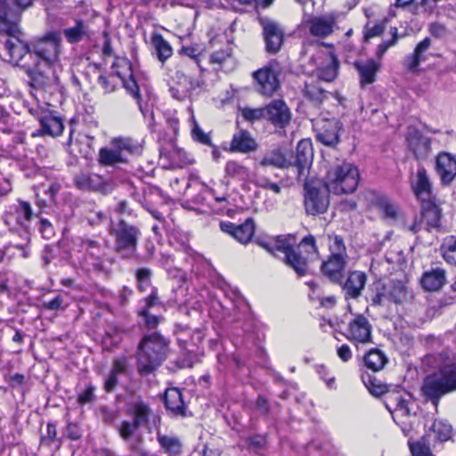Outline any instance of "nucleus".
Wrapping results in <instances>:
<instances>
[{"instance_id": "nucleus-24", "label": "nucleus", "mask_w": 456, "mask_h": 456, "mask_svg": "<svg viewBox=\"0 0 456 456\" xmlns=\"http://www.w3.org/2000/svg\"><path fill=\"white\" fill-rule=\"evenodd\" d=\"M36 116L41 126V129L39 130L40 134H47L54 137L62 133L64 128L62 120L53 112L45 111L40 114L37 112Z\"/></svg>"}, {"instance_id": "nucleus-14", "label": "nucleus", "mask_w": 456, "mask_h": 456, "mask_svg": "<svg viewBox=\"0 0 456 456\" xmlns=\"http://www.w3.org/2000/svg\"><path fill=\"white\" fill-rule=\"evenodd\" d=\"M316 139L323 145L335 148L340 142V132L343 124L338 118L322 119L317 125Z\"/></svg>"}, {"instance_id": "nucleus-28", "label": "nucleus", "mask_w": 456, "mask_h": 456, "mask_svg": "<svg viewBox=\"0 0 456 456\" xmlns=\"http://www.w3.org/2000/svg\"><path fill=\"white\" fill-rule=\"evenodd\" d=\"M62 34L66 40L71 45L91 39L89 25L83 20H76L73 26L62 30Z\"/></svg>"}, {"instance_id": "nucleus-41", "label": "nucleus", "mask_w": 456, "mask_h": 456, "mask_svg": "<svg viewBox=\"0 0 456 456\" xmlns=\"http://www.w3.org/2000/svg\"><path fill=\"white\" fill-rule=\"evenodd\" d=\"M112 145L118 149L120 152L125 151L133 155H139L142 151V144L130 137L114 138L112 140Z\"/></svg>"}, {"instance_id": "nucleus-32", "label": "nucleus", "mask_w": 456, "mask_h": 456, "mask_svg": "<svg viewBox=\"0 0 456 456\" xmlns=\"http://www.w3.org/2000/svg\"><path fill=\"white\" fill-rule=\"evenodd\" d=\"M354 66L360 75V84L362 86L373 83L376 79V74L380 68L379 63L373 59L354 61Z\"/></svg>"}, {"instance_id": "nucleus-58", "label": "nucleus", "mask_w": 456, "mask_h": 456, "mask_svg": "<svg viewBox=\"0 0 456 456\" xmlns=\"http://www.w3.org/2000/svg\"><path fill=\"white\" fill-rule=\"evenodd\" d=\"M390 34L392 38L390 40L383 41L380 45H378L376 55L379 58H382L385 53L393 45H395L398 39V30L397 28L393 27L390 28Z\"/></svg>"}, {"instance_id": "nucleus-43", "label": "nucleus", "mask_w": 456, "mask_h": 456, "mask_svg": "<svg viewBox=\"0 0 456 456\" xmlns=\"http://www.w3.org/2000/svg\"><path fill=\"white\" fill-rule=\"evenodd\" d=\"M296 248L313 261L319 258V250L314 235L309 234L304 237Z\"/></svg>"}, {"instance_id": "nucleus-20", "label": "nucleus", "mask_w": 456, "mask_h": 456, "mask_svg": "<svg viewBox=\"0 0 456 456\" xmlns=\"http://www.w3.org/2000/svg\"><path fill=\"white\" fill-rule=\"evenodd\" d=\"M163 403L168 414L172 417L185 418L188 416L187 406L182 392L177 387L167 388L163 395Z\"/></svg>"}, {"instance_id": "nucleus-17", "label": "nucleus", "mask_w": 456, "mask_h": 456, "mask_svg": "<svg viewBox=\"0 0 456 456\" xmlns=\"http://www.w3.org/2000/svg\"><path fill=\"white\" fill-rule=\"evenodd\" d=\"M367 275L361 271H351L348 273L345 281H342V291L346 301L350 299H357L365 287Z\"/></svg>"}, {"instance_id": "nucleus-10", "label": "nucleus", "mask_w": 456, "mask_h": 456, "mask_svg": "<svg viewBox=\"0 0 456 456\" xmlns=\"http://www.w3.org/2000/svg\"><path fill=\"white\" fill-rule=\"evenodd\" d=\"M344 336L356 346L369 344L372 341V326L364 315L355 314Z\"/></svg>"}, {"instance_id": "nucleus-35", "label": "nucleus", "mask_w": 456, "mask_h": 456, "mask_svg": "<svg viewBox=\"0 0 456 456\" xmlns=\"http://www.w3.org/2000/svg\"><path fill=\"white\" fill-rule=\"evenodd\" d=\"M425 434L435 436V441L444 443L449 441L452 436V427L445 420L436 419Z\"/></svg>"}, {"instance_id": "nucleus-57", "label": "nucleus", "mask_w": 456, "mask_h": 456, "mask_svg": "<svg viewBox=\"0 0 456 456\" xmlns=\"http://www.w3.org/2000/svg\"><path fill=\"white\" fill-rule=\"evenodd\" d=\"M377 207L386 217L395 218L396 208L386 197L377 199Z\"/></svg>"}, {"instance_id": "nucleus-39", "label": "nucleus", "mask_w": 456, "mask_h": 456, "mask_svg": "<svg viewBox=\"0 0 456 456\" xmlns=\"http://www.w3.org/2000/svg\"><path fill=\"white\" fill-rule=\"evenodd\" d=\"M363 361L368 369L373 371H378L383 369L387 359L382 351L379 349H371L364 355Z\"/></svg>"}, {"instance_id": "nucleus-22", "label": "nucleus", "mask_w": 456, "mask_h": 456, "mask_svg": "<svg viewBox=\"0 0 456 456\" xmlns=\"http://www.w3.org/2000/svg\"><path fill=\"white\" fill-rule=\"evenodd\" d=\"M314 157L312 143L309 140H301L296 149L295 162L292 166L297 168L298 179L306 177L307 169L312 163Z\"/></svg>"}, {"instance_id": "nucleus-16", "label": "nucleus", "mask_w": 456, "mask_h": 456, "mask_svg": "<svg viewBox=\"0 0 456 456\" xmlns=\"http://www.w3.org/2000/svg\"><path fill=\"white\" fill-rule=\"evenodd\" d=\"M337 20L336 13H329L309 19L306 21V27L312 36L325 38L333 33Z\"/></svg>"}, {"instance_id": "nucleus-45", "label": "nucleus", "mask_w": 456, "mask_h": 456, "mask_svg": "<svg viewBox=\"0 0 456 456\" xmlns=\"http://www.w3.org/2000/svg\"><path fill=\"white\" fill-rule=\"evenodd\" d=\"M225 174L232 177L241 181L249 178V169L235 160H230L225 165Z\"/></svg>"}, {"instance_id": "nucleus-56", "label": "nucleus", "mask_w": 456, "mask_h": 456, "mask_svg": "<svg viewBox=\"0 0 456 456\" xmlns=\"http://www.w3.org/2000/svg\"><path fill=\"white\" fill-rule=\"evenodd\" d=\"M194 452L200 456H221V450L210 443H199Z\"/></svg>"}, {"instance_id": "nucleus-59", "label": "nucleus", "mask_w": 456, "mask_h": 456, "mask_svg": "<svg viewBox=\"0 0 456 456\" xmlns=\"http://www.w3.org/2000/svg\"><path fill=\"white\" fill-rule=\"evenodd\" d=\"M57 440L56 424L48 422L46 426V434L40 437V444L45 446H51Z\"/></svg>"}, {"instance_id": "nucleus-61", "label": "nucleus", "mask_w": 456, "mask_h": 456, "mask_svg": "<svg viewBox=\"0 0 456 456\" xmlns=\"http://www.w3.org/2000/svg\"><path fill=\"white\" fill-rule=\"evenodd\" d=\"M386 28V22L380 21L377 22L372 26H370L369 24L365 27V33H364V38L365 40H369L372 37H380Z\"/></svg>"}, {"instance_id": "nucleus-49", "label": "nucleus", "mask_w": 456, "mask_h": 456, "mask_svg": "<svg viewBox=\"0 0 456 456\" xmlns=\"http://www.w3.org/2000/svg\"><path fill=\"white\" fill-rule=\"evenodd\" d=\"M452 392L456 391V362L444 364L438 369Z\"/></svg>"}, {"instance_id": "nucleus-4", "label": "nucleus", "mask_w": 456, "mask_h": 456, "mask_svg": "<svg viewBox=\"0 0 456 456\" xmlns=\"http://www.w3.org/2000/svg\"><path fill=\"white\" fill-rule=\"evenodd\" d=\"M359 178L360 174L354 165L342 162L330 168L325 183L332 193L348 194L355 191Z\"/></svg>"}, {"instance_id": "nucleus-7", "label": "nucleus", "mask_w": 456, "mask_h": 456, "mask_svg": "<svg viewBox=\"0 0 456 456\" xmlns=\"http://www.w3.org/2000/svg\"><path fill=\"white\" fill-rule=\"evenodd\" d=\"M28 77V86L36 91L53 94L57 90L59 86V78L52 70L51 66L45 64L41 68V64L37 61L34 67L28 66L25 69Z\"/></svg>"}, {"instance_id": "nucleus-15", "label": "nucleus", "mask_w": 456, "mask_h": 456, "mask_svg": "<svg viewBox=\"0 0 456 456\" xmlns=\"http://www.w3.org/2000/svg\"><path fill=\"white\" fill-rule=\"evenodd\" d=\"M265 119L276 127H286L291 119V112L282 100H273L265 106Z\"/></svg>"}, {"instance_id": "nucleus-34", "label": "nucleus", "mask_w": 456, "mask_h": 456, "mask_svg": "<svg viewBox=\"0 0 456 456\" xmlns=\"http://www.w3.org/2000/svg\"><path fill=\"white\" fill-rule=\"evenodd\" d=\"M446 281L445 271L442 268H435L424 273L421 284L428 291L439 290Z\"/></svg>"}, {"instance_id": "nucleus-31", "label": "nucleus", "mask_w": 456, "mask_h": 456, "mask_svg": "<svg viewBox=\"0 0 456 456\" xmlns=\"http://www.w3.org/2000/svg\"><path fill=\"white\" fill-rule=\"evenodd\" d=\"M157 441L160 452L167 456H181L183 451L182 440L175 435L157 434Z\"/></svg>"}, {"instance_id": "nucleus-54", "label": "nucleus", "mask_w": 456, "mask_h": 456, "mask_svg": "<svg viewBox=\"0 0 456 456\" xmlns=\"http://www.w3.org/2000/svg\"><path fill=\"white\" fill-rule=\"evenodd\" d=\"M248 449L256 453H262L266 445V437L262 435H254L247 438Z\"/></svg>"}, {"instance_id": "nucleus-38", "label": "nucleus", "mask_w": 456, "mask_h": 456, "mask_svg": "<svg viewBox=\"0 0 456 456\" xmlns=\"http://www.w3.org/2000/svg\"><path fill=\"white\" fill-rule=\"evenodd\" d=\"M387 288V300L395 304H401L408 297L405 285L399 281H392Z\"/></svg>"}, {"instance_id": "nucleus-51", "label": "nucleus", "mask_w": 456, "mask_h": 456, "mask_svg": "<svg viewBox=\"0 0 456 456\" xmlns=\"http://www.w3.org/2000/svg\"><path fill=\"white\" fill-rule=\"evenodd\" d=\"M261 245L270 253L274 255L275 251H280L284 254V256L295 248L286 239L281 237L276 239L273 246L269 243H261Z\"/></svg>"}, {"instance_id": "nucleus-62", "label": "nucleus", "mask_w": 456, "mask_h": 456, "mask_svg": "<svg viewBox=\"0 0 456 456\" xmlns=\"http://www.w3.org/2000/svg\"><path fill=\"white\" fill-rule=\"evenodd\" d=\"M95 387L92 384H87L86 389L77 395V403L80 405L91 403L95 400Z\"/></svg>"}, {"instance_id": "nucleus-37", "label": "nucleus", "mask_w": 456, "mask_h": 456, "mask_svg": "<svg viewBox=\"0 0 456 456\" xmlns=\"http://www.w3.org/2000/svg\"><path fill=\"white\" fill-rule=\"evenodd\" d=\"M411 456H436L430 448V434H424L417 441H408Z\"/></svg>"}, {"instance_id": "nucleus-11", "label": "nucleus", "mask_w": 456, "mask_h": 456, "mask_svg": "<svg viewBox=\"0 0 456 456\" xmlns=\"http://www.w3.org/2000/svg\"><path fill=\"white\" fill-rule=\"evenodd\" d=\"M421 391L425 399L430 401L436 407L438 406L439 401L444 395L452 393L438 370L424 379Z\"/></svg>"}, {"instance_id": "nucleus-48", "label": "nucleus", "mask_w": 456, "mask_h": 456, "mask_svg": "<svg viewBox=\"0 0 456 456\" xmlns=\"http://www.w3.org/2000/svg\"><path fill=\"white\" fill-rule=\"evenodd\" d=\"M328 240L330 255L348 257L346 247L345 245L344 239L341 236L337 234H328Z\"/></svg>"}, {"instance_id": "nucleus-18", "label": "nucleus", "mask_w": 456, "mask_h": 456, "mask_svg": "<svg viewBox=\"0 0 456 456\" xmlns=\"http://www.w3.org/2000/svg\"><path fill=\"white\" fill-rule=\"evenodd\" d=\"M220 228L224 232L232 236L241 244H246L251 240L255 233V222L253 218H248L243 224H235L231 222H222Z\"/></svg>"}, {"instance_id": "nucleus-53", "label": "nucleus", "mask_w": 456, "mask_h": 456, "mask_svg": "<svg viewBox=\"0 0 456 456\" xmlns=\"http://www.w3.org/2000/svg\"><path fill=\"white\" fill-rule=\"evenodd\" d=\"M81 248L90 256L94 257L96 259L99 258V254L102 251V247L97 240L83 238L80 242Z\"/></svg>"}, {"instance_id": "nucleus-5", "label": "nucleus", "mask_w": 456, "mask_h": 456, "mask_svg": "<svg viewBox=\"0 0 456 456\" xmlns=\"http://www.w3.org/2000/svg\"><path fill=\"white\" fill-rule=\"evenodd\" d=\"M331 192L326 183L319 180L306 181L304 185V205L307 215H319L326 212Z\"/></svg>"}, {"instance_id": "nucleus-52", "label": "nucleus", "mask_w": 456, "mask_h": 456, "mask_svg": "<svg viewBox=\"0 0 456 456\" xmlns=\"http://www.w3.org/2000/svg\"><path fill=\"white\" fill-rule=\"evenodd\" d=\"M242 118L250 123L265 119V106L261 108H248L245 107L241 109Z\"/></svg>"}, {"instance_id": "nucleus-13", "label": "nucleus", "mask_w": 456, "mask_h": 456, "mask_svg": "<svg viewBox=\"0 0 456 456\" xmlns=\"http://www.w3.org/2000/svg\"><path fill=\"white\" fill-rule=\"evenodd\" d=\"M140 428L134 420H124L118 428L121 438L128 443L129 450L132 452L131 456H148L142 445V436L141 435L136 436V431Z\"/></svg>"}, {"instance_id": "nucleus-3", "label": "nucleus", "mask_w": 456, "mask_h": 456, "mask_svg": "<svg viewBox=\"0 0 456 456\" xmlns=\"http://www.w3.org/2000/svg\"><path fill=\"white\" fill-rule=\"evenodd\" d=\"M110 234L114 238V251L121 259L138 258V242L142 234L139 227L120 219L111 225Z\"/></svg>"}, {"instance_id": "nucleus-63", "label": "nucleus", "mask_w": 456, "mask_h": 456, "mask_svg": "<svg viewBox=\"0 0 456 456\" xmlns=\"http://www.w3.org/2000/svg\"><path fill=\"white\" fill-rule=\"evenodd\" d=\"M362 380L370 393L372 394L373 395L379 396L386 394L387 390L385 386L381 384H376L375 381L372 380V379L370 376H368V380H366L365 378L362 377Z\"/></svg>"}, {"instance_id": "nucleus-30", "label": "nucleus", "mask_w": 456, "mask_h": 456, "mask_svg": "<svg viewBox=\"0 0 456 456\" xmlns=\"http://www.w3.org/2000/svg\"><path fill=\"white\" fill-rule=\"evenodd\" d=\"M127 413L133 417V420L140 427H145L150 422L152 410L150 405L142 399L131 402L127 406Z\"/></svg>"}, {"instance_id": "nucleus-33", "label": "nucleus", "mask_w": 456, "mask_h": 456, "mask_svg": "<svg viewBox=\"0 0 456 456\" xmlns=\"http://www.w3.org/2000/svg\"><path fill=\"white\" fill-rule=\"evenodd\" d=\"M75 185L84 191H100L104 188V181L101 175L92 173H80L74 178Z\"/></svg>"}, {"instance_id": "nucleus-6", "label": "nucleus", "mask_w": 456, "mask_h": 456, "mask_svg": "<svg viewBox=\"0 0 456 456\" xmlns=\"http://www.w3.org/2000/svg\"><path fill=\"white\" fill-rule=\"evenodd\" d=\"M61 46L60 32L49 31L32 42L31 54L44 61L46 66H51L59 60Z\"/></svg>"}, {"instance_id": "nucleus-36", "label": "nucleus", "mask_w": 456, "mask_h": 456, "mask_svg": "<svg viewBox=\"0 0 456 456\" xmlns=\"http://www.w3.org/2000/svg\"><path fill=\"white\" fill-rule=\"evenodd\" d=\"M260 165L262 167L272 166L277 168H289L292 166V162L286 158L280 149H276L267 152L261 159Z\"/></svg>"}, {"instance_id": "nucleus-29", "label": "nucleus", "mask_w": 456, "mask_h": 456, "mask_svg": "<svg viewBox=\"0 0 456 456\" xmlns=\"http://www.w3.org/2000/svg\"><path fill=\"white\" fill-rule=\"evenodd\" d=\"M312 262L314 261L297 248L284 256V263L291 267L298 276H305L309 273V264Z\"/></svg>"}, {"instance_id": "nucleus-50", "label": "nucleus", "mask_w": 456, "mask_h": 456, "mask_svg": "<svg viewBox=\"0 0 456 456\" xmlns=\"http://www.w3.org/2000/svg\"><path fill=\"white\" fill-rule=\"evenodd\" d=\"M152 271L150 268L142 267L135 271V279L138 289L145 292L151 286Z\"/></svg>"}, {"instance_id": "nucleus-64", "label": "nucleus", "mask_w": 456, "mask_h": 456, "mask_svg": "<svg viewBox=\"0 0 456 456\" xmlns=\"http://www.w3.org/2000/svg\"><path fill=\"white\" fill-rule=\"evenodd\" d=\"M140 315L143 317L145 325L149 329H153L157 327L161 319L160 316L159 315L151 314L147 308H142L140 312Z\"/></svg>"}, {"instance_id": "nucleus-9", "label": "nucleus", "mask_w": 456, "mask_h": 456, "mask_svg": "<svg viewBox=\"0 0 456 456\" xmlns=\"http://www.w3.org/2000/svg\"><path fill=\"white\" fill-rule=\"evenodd\" d=\"M279 65L276 61H270L268 64L253 73L257 83L258 92L266 96H272L280 87Z\"/></svg>"}, {"instance_id": "nucleus-40", "label": "nucleus", "mask_w": 456, "mask_h": 456, "mask_svg": "<svg viewBox=\"0 0 456 456\" xmlns=\"http://www.w3.org/2000/svg\"><path fill=\"white\" fill-rule=\"evenodd\" d=\"M338 67H339V61L338 58L334 54L330 55V61L329 62L319 68L317 70L318 77L321 80L326 81V82H331L333 81L338 73Z\"/></svg>"}, {"instance_id": "nucleus-60", "label": "nucleus", "mask_w": 456, "mask_h": 456, "mask_svg": "<svg viewBox=\"0 0 456 456\" xmlns=\"http://www.w3.org/2000/svg\"><path fill=\"white\" fill-rule=\"evenodd\" d=\"M175 78L177 80L183 81L184 88L188 89V97L194 90L200 88L202 85V82L199 80H194L191 77L185 76L183 73L180 71H177L175 73Z\"/></svg>"}, {"instance_id": "nucleus-21", "label": "nucleus", "mask_w": 456, "mask_h": 456, "mask_svg": "<svg viewBox=\"0 0 456 456\" xmlns=\"http://www.w3.org/2000/svg\"><path fill=\"white\" fill-rule=\"evenodd\" d=\"M442 209L436 202V197L421 200V216L425 223V230L430 231L440 226Z\"/></svg>"}, {"instance_id": "nucleus-2", "label": "nucleus", "mask_w": 456, "mask_h": 456, "mask_svg": "<svg viewBox=\"0 0 456 456\" xmlns=\"http://www.w3.org/2000/svg\"><path fill=\"white\" fill-rule=\"evenodd\" d=\"M22 34L20 28L16 20L9 19L8 0H0V35L8 36L4 46L9 55L17 65H20L26 55L31 54L32 42L28 44L21 40L20 36Z\"/></svg>"}, {"instance_id": "nucleus-8", "label": "nucleus", "mask_w": 456, "mask_h": 456, "mask_svg": "<svg viewBox=\"0 0 456 456\" xmlns=\"http://www.w3.org/2000/svg\"><path fill=\"white\" fill-rule=\"evenodd\" d=\"M259 23L263 30L265 52L269 54H276L284 44L285 32L283 28L278 22L267 18H261Z\"/></svg>"}, {"instance_id": "nucleus-44", "label": "nucleus", "mask_w": 456, "mask_h": 456, "mask_svg": "<svg viewBox=\"0 0 456 456\" xmlns=\"http://www.w3.org/2000/svg\"><path fill=\"white\" fill-rule=\"evenodd\" d=\"M126 160L123 158L118 149L102 148L99 152V162L102 166H113L117 163H124Z\"/></svg>"}, {"instance_id": "nucleus-1", "label": "nucleus", "mask_w": 456, "mask_h": 456, "mask_svg": "<svg viewBox=\"0 0 456 456\" xmlns=\"http://www.w3.org/2000/svg\"><path fill=\"white\" fill-rule=\"evenodd\" d=\"M169 341L158 332L144 335L136 350V368L142 376L155 371L166 360Z\"/></svg>"}, {"instance_id": "nucleus-26", "label": "nucleus", "mask_w": 456, "mask_h": 456, "mask_svg": "<svg viewBox=\"0 0 456 456\" xmlns=\"http://www.w3.org/2000/svg\"><path fill=\"white\" fill-rule=\"evenodd\" d=\"M407 140L410 149L413 151L417 159H425L428 157L431 143L429 138L421 134L415 128H410L407 134Z\"/></svg>"}, {"instance_id": "nucleus-46", "label": "nucleus", "mask_w": 456, "mask_h": 456, "mask_svg": "<svg viewBox=\"0 0 456 456\" xmlns=\"http://www.w3.org/2000/svg\"><path fill=\"white\" fill-rule=\"evenodd\" d=\"M440 251L447 264L456 266V238H446L440 247Z\"/></svg>"}, {"instance_id": "nucleus-27", "label": "nucleus", "mask_w": 456, "mask_h": 456, "mask_svg": "<svg viewBox=\"0 0 456 456\" xmlns=\"http://www.w3.org/2000/svg\"><path fill=\"white\" fill-rule=\"evenodd\" d=\"M258 144L251 134L240 129L236 132L230 143V151L232 152L249 153L256 151Z\"/></svg>"}, {"instance_id": "nucleus-23", "label": "nucleus", "mask_w": 456, "mask_h": 456, "mask_svg": "<svg viewBox=\"0 0 456 456\" xmlns=\"http://www.w3.org/2000/svg\"><path fill=\"white\" fill-rule=\"evenodd\" d=\"M436 172L444 185L450 184L456 176V158L450 153H441L436 158Z\"/></svg>"}, {"instance_id": "nucleus-12", "label": "nucleus", "mask_w": 456, "mask_h": 456, "mask_svg": "<svg viewBox=\"0 0 456 456\" xmlns=\"http://www.w3.org/2000/svg\"><path fill=\"white\" fill-rule=\"evenodd\" d=\"M118 65L126 66L127 68V70L129 71V75L127 77L123 75L118 70L115 71L116 75L122 80L123 86L125 87L126 92L136 100V102L143 117L146 118L147 115L149 114L152 118L153 112L149 110L148 109H145L142 105V95L140 94V88L132 72L130 61L126 58H116V61L112 64V68L115 69Z\"/></svg>"}, {"instance_id": "nucleus-42", "label": "nucleus", "mask_w": 456, "mask_h": 456, "mask_svg": "<svg viewBox=\"0 0 456 456\" xmlns=\"http://www.w3.org/2000/svg\"><path fill=\"white\" fill-rule=\"evenodd\" d=\"M151 43L155 48L157 57L161 62H164L172 55V47L160 34H153Z\"/></svg>"}, {"instance_id": "nucleus-19", "label": "nucleus", "mask_w": 456, "mask_h": 456, "mask_svg": "<svg viewBox=\"0 0 456 456\" xmlns=\"http://www.w3.org/2000/svg\"><path fill=\"white\" fill-rule=\"evenodd\" d=\"M346 256L330 255L327 260L323 261L321 271L325 277L335 283H341L344 273L347 265Z\"/></svg>"}, {"instance_id": "nucleus-47", "label": "nucleus", "mask_w": 456, "mask_h": 456, "mask_svg": "<svg viewBox=\"0 0 456 456\" xmlns=\"http://www.w3.org/2000/svg\"><path fill=\"white\" fill-rule=\"evenodd\" d=\"M304 95L315 104H320L327 98L328 92L319 85L311 83L305 85Z\"/></svg>"}, {"instance_id": "nucleus-55", "label": "nucleus", "mask_w": 456, "mask_h": 456, "mask_svg": "<svg viewBox=\"0 0 456 456\" xmlns=\"http://www.w3.org/2000/svg\"><path fill=\"white\" fill-rule=\"evenodd\" d=\"M36 216L39 219V232L42 237L45 240H51L55 235V231L52 223L41 216V211L36 214Z\"/></svg>"}, {"instance_id": "nucleus-25", "label": "nucleus", "mask_w": 456, "mask_h": 456, "mask_svg": "<svg viewBox=\"0 0 456 456\" xmlns=\"http://www.w3.org/2000/svg\"><path fill=\"white\" fill-rule=\"evenodd\" d=\"M411 188L414 194L420 200L435 197L432 194V184L424 167H418L415 177L411 180Z\"/></svg>"}]
</instances>
